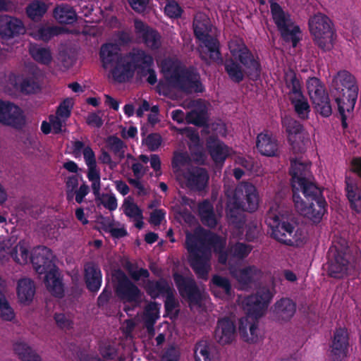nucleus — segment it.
Returning a JSON list of instances; mask_svg holds the SVG:
<instances>
[{
  "label": "nucleus",
  "instance_id": "obj_1",
  "mask_svg": "<svg viewBox=\"0 0 361 361\" xmlns=\"http://www.w3.org/2000/svg\"><path fill=\"white\" fill-rule=\"evenodd\" d=\"M289 173L291 176L292 199L295 208L312 224H319L327 212L328 204L322 189L309 178L310 166L297 160H292Z\"/></svg>",
  "mask_w": 361,
  "mask_h": 361
},
{
  "label": "nucleus",
  "instance_id": "obj_2",
  "mask_svg": "<svg viewBox=\"0 0 361 361\" xmlns=\"http://www.w3.org/2000/svg\"><path fill=\"white\" fill-rule=\"evenodd\" d=\"M226 241L222 236L210 233L207 237L200 233H186L185 248L188 252V262L198 279L207 280L211 269V250L217 255L218 262L227 264Z\"/></svg>",
  "mask_w": 361,
  "mask_h": 361
},
{
  "label": "nucleus",
  "instance_id": "obj_3",
  "mask_svg": "<svg viewBox=\"0 0 361 361\" xmlns=\"http://www.w3.org/2000/svg\"><path fill=\"white\" fill-rule=\"evenodd\" d=\"M231 57L226 58L224 66L229 79L240 84L245 76L257 80L262 73V66L257 54H254L242 39L229 44Z\"/></svg>",
  "mask_w": 361,
  "mask_h": 361
},
{
  "label": "nucleus",
  "instance_id": "obj_4",
  "mask_svg": "<svg viewBox=\"0 0 361 361\" xmlns=\"http://www.w3.org/2000/svg\"><path fill=\"white\" fill-rule=\"evenodd\" d=\"M116 44L105 43L102 45L99 57L104 68L111 67V73L115 82L125 83L130 78L138 62H145V53L141 48H133L121 54Z\"/></svg>",
  "mask_w": 361,
  "mask_h": 361
},
{
  "label": "nucleus",
  "instance_id": "obj_5",
  "mask_svg": "<svg viewBox=\"0 0 361 361\" xmlns=\"http://www.w3.org/2000/svg\"><path fill=\"white\" fill-rule=\"evenodd\" d=\"M265 223L271 228V237L278 242L291 247H300L305 243L298 221L292 213L282 212L279 207L269 209Z\"/></svg>",
  "mask_w": 361,
  "mask_h": 361
},
{
  "label": "nucleus",
  "instance_id": "obj_6",
  "mask_svg": "<svg viewBox=\"0 0 361 361\" xmlns=\"http://www.w3.org/2000/svg\"><path fill=\"white\" fill-rule=\"evenodd\" d=\"M334 94L341 116V126L348 128V122L345 111H353L355 108L357 95L358 86L355 77L347 71L338 72L333 80Z\"/></svg>",
  "mask_w": 361,
  "mask_h": 361
},
{
  "label": "nucleus",
  "instance_id": "obj_7",
  "mask_svg": "<svg viewBox=\"0 0 361 361\" xmlns=\"http://www.w3.org/2000/svg\"><path fill=\"white\" fill-rule=\"evenodd\" d=\"M163 69L168 75V82L179 90L187 94L202 93L205 91L200 75L195 68L169 61L164 63Z\"/></svg>",
  "mask_w": 361,
  "mask_h": 361
},
{
  "label": "nucleus",
  "instance_id": "obj_8",
  "mask_svg": "<svg viewBox=\"0 0 361 361\" xmlns=\"http://www.w3.org/2000/svg\"><path fill=\"white\" fill-rule=\"evenodd\" d=\"M30 262L38 274H46L45 283L51 294L58 298H63V285L56 276L51 250L46 246H38L30 255Z\"/></svg>",
  "mask_w": 361,
  "mask_h": 361
},
{
  "label": "nucleus",
  "instance_id": "obj_9",
  "mask_svg": "<svg viewBox=\"0 0 361 361\" xmlns=\"http://www.w3.org/2000/svg\"><path fill=\"white\" fill-rule=\"evenodd\" d=\"M309 30L314 43L324 51H330L334 47L333 24L325 14L317 13L309 20Z\"/></svg>",
  "mask_w": 361,
  "mask_h": 361
},
{
  "label": "nucleus",
  "instance_id": "obj_10",
  "mask_svg": "<svg viewBox=\"0 0 361 361\" xmlns=\"http://www.w3.org/2000/svg\"><path fill=\"white\" fill-rule=\"evenodd\" d=\"M269 7H271V16L281 38L286 42H291L292 47H295L301 39L300 27L293 25L290 15L278 3L272 2Z\"/></svg>",
  "mask_w": 361,
  "mask_h": 361
},
{
  "label": "nucleus",
  "instance_id": "obj_11",
  "mask_svg": "<svg viewBox=\"0 0 361 361\" xmlns=\"http://www.w3.org/2000/svg\"><path fill=\"white\" fill-rule=\"evenodd\" d=\"M328 274L331 278L341 279L348 273L350 264V252L348 242L341 239L331 246L328 252Z\"/></svg>",
  "mask_w": 361,
  "mask_h": 361
},
{
  "label": "nucleus",
  "instance_id": "obj_12",
  "mask_svg": "<svg viewBox=\"0 0 361 361\" xmlns=\"http://www.w3.org/2000/svg\"><path fill=\"white\" fill-rule=\"evenodd\" d=\"M192 30L195 37L200 41L207 49L209 53V59L213 61L221 60V46L219 40L209 35L211 26L209 18L204 16H196L192 21Z\"/></svg>",
  "mask_w": 361,
  "mask_h": 361
},
{
  "label": "nucleus",
  "instance_id": "obj_13",
  "mask_svg": "<svg viewBox=\"0 0 361 361\" xmlns=\"http://www.w3.org/2000/svg\"><path fill=\"white\" fill-rule=\"evenodd\" d=\"M307 89L314 109L324 117L331 116L332 107L324 83L317 78H310L307 80Z\"/></svg>",
  "mask_w": 361,
  "mask_h": 361
},
{
  "label": "nucleus",
  "instance_id": "obj_14",
  "mask_svg": "<svg viewBox=\"0 0 361 361\" xmlns=\"http://www.w3.org/2000/svg\"><path fill=\"white\" fill-rule=\"evenodd\" d=\"M273 298L274 293L268 287H259L255 294L244 299V309L249 316L257 319L264 314Z\"/></svg>",
  "mask_w": 361,
  "mask_h": 361
},
{
  "label": "nucleus",
  "instance_id": "obj_15",
  "mask_svg": "<svg viewBox=\"0 0 361 361\" xmlns=\"http://www.w3.org/2000/svg\"><path fill=\"white\" fill-rule=\"evenodd\" d=\"M173 279L180 296L189 305H201L203 298L195 280L192 276H185L178 272L173 274Z\"/></svg>",
  "mask_w": 361,
  "mask_h": 361
},
{
  "label": "nucleus",
  "instance_id": "obj_16",
  "mask_svg": "<svg viewBox=\"0 0 361 361\" xmlns=\"http://www.w3.org/2000/svg\"><path fill=\"white\" fill-rule=\"evenodd\" d=\"M111 276L115 283V292L120 298L128 302H137L140 300L142 295L141 290L128 278L123 270L116 269Z\"/></svg>",
  "mask_w": 361,
  "mask_h": 361
},
{
  "label": "nucleus",
  "instance_id": "obj_17",
  "mask_svg": "<svg viewBox=\"0 0 361 361\" xmlns=\"http://www.w3.org/2000/svg\"><path fill=\"white\" fill-rule=\"evenodd\" d=\"M111 276L115 283V292L120 298L128 302H137L140 300L142 295L141 290L128 278L123 270L116 269Z\"/></svg>",
  "mask_w": 361,
  "mask_h": 361
},
{
  "label": "nucleus",
  "instance_id": "obj_18",
  "mask_svg": "<svg viewBox=\"0 0 361 361\" xmlns=\"http://www.w3.org/2000/svg\"><path fill=\"white\" fill-rule=\"evenodd\" d=\"M0 123L16 130L23 129L26 124L24 111L12 102L0 99Z\"/></svg>",
  "mask_w": 361,
  "mask_h": 361
},
{
  "label": "nucleus",
  "instance_id": "obj_19",
  "mask_svg": "<svg viewBox=\"0 0 361 361\" xmlns=\"http://www.w3.org/2000/svg\"><path fill=\"white\" fill-rule=\"evenodd\" d=\"M350 346V333L348 329L336 328L329 344V357L331 361H342L348 357Z\"/></svg>",
  "mask_w": 361,
  "mask_h": 361
},
{
  "label": "nucleus",
  "instance_id": "obj_20",
  "mask_svg": "<svg viewBox=\"0 0 361 361\" xmlns=\"http://www.w3.org/2000/svg\"><path fill=\"white\" fill-rule=\"evenodd\" d=\"M231 199L240 204L245 205L249 212H254L259 206V197L257 189L250 182L238 183Z\"/></svg>",
  "mask_w": 361,
  "mask_h": 361
},
{
  "label": "nucleus",
  "instance_id": "obj_21",
  "mask_svg": "<svg viewBox=\"0 0 361 361\" xmlns=\"http://www.w3.org/2000/svg\"><path fill=\"white\" fill-rule=\"evenodd\" d=\"M136 36L145 47L152 51L158 50L161 45V36L159 32L140 19L134 20Z\"/></svg>",
  "mask_w": 361,
  "mask_h": 361
},
{
  "label": "nucleus",
  "instance_id": "obj_22",
  "mask_svg": "<svg viewBox=\"0 0 361 361\" xmlns=\"http://www.w3.org/2000/svg\"><path fill=\"white\" fill-rule=\"evenodd\" d=\"M256 147L258 152L266 157H276L279 154V142L275 135L267 130L257 134Z\"/></svg>",
  "mask_w": 361,
  "mask_h": 361
},
{
  "label": "nucleus",
  "instance_id": "obj_23",
  "mask_svg": "<svg viewBox=\"0 0 361 361\" xmlns=\"http://www.w3.org/2000/svg\"><path fill=\"white\" fill-rule=\"evenodd\" d=\"M25 32L23 21L7 14L0 16V38L8 39L23 35Z\"/></svg>",
  "mask_w": 361,
  "mask_h": 361
},
{
  "label": "nucleus",
  "instance_id": "obj_24",
  "mask_svg": "<svg viewBox=\"0 0 361 361\" xmlns=\"http://www.w3.org/2000/svg\"><path fill=\"white\" fill-rule=\"evenodd\" d=\"M236 326L235 322L227 317L217 320L214 331L215 341L220 345L230 344L235 339Z\"/></svg>",
  "mask_w": 361,
  "mask_h": 361
},
{
  "label": "nucleus",
  "instance_id": "obj_25",
  "mask_svg": "<svg viewBox=\"0 0 361 361\" xmlns=\"http://www.w3.org/2000/svg\"><path fill=\"white\" fill-rule=\"evenodd\" d=\"M206 148L211 159L216 164H223L229 155L227 145L214 135H209L207 138Z\"/></svg>",
  "mask_w": 361,
  "mask_h": 361
},
{
  "label": "nucleus",
  "instance_id": "obj_26",
  "mask_svg": "<svg viewBox=\"0 0 361 361\" xmlns=\"http://www.w3.org/2000/svg\"><path fill=\"white\" fill-rule=\"evenodd\" d=\"M184 178L188 188L195 191L204 190L209 181L207 171L202 167H195L188 169L185 173Z\"/></svg>",
  "mask_w": 361,
  "mask_h": 361
},
{
  "label": "nucleus",
  "instance_id": "obj_27",
  "mask_svg": "<svg viewBox=\"0 0 361 361\" xmlns=\"http://www.w3.org/2000/svg\"><path fill=\"white\" fill-rule=\"evenodd\" d=\"M244 212H247L245 205L230 199L227 202L226 209V217L229 224L237 229L243 228L246 223V216Z\"/></svg>",
  "mask_w": 361,
  "mask_h": 361
},
{
  "label": "nucleus",
  "instance_id": "obj_28",
  "mask_svg": "<svg viewBox=\"0 0 361 361\" xmlns=\"http://www.w3.org/2000/svg\"><path fill=\"white\" fill-rule=\"evenodd\" d=\"M84 281L87 290L97 293L102 283V274L99 266L92 262H87L84 266Z\"/></svg>",
  "mask_w": 361,
  "mask_h": 361
},
{
  "label": "nucleus",
  "instance_id": "obj_29",
  "mask_svg": "<svg viewBox=\"0 0 361 361\" xmlns=\"http://www.w3.org/2000/svg\"><path fill=\"white\" fill-rule=\"evenodd\" d=\"M144 56H145V61H140L136 66L135 68L133 71V74L127 80L126 82L130 81L137 71V74L141 77H145L148 75L147 82L150 85H154L157 82V73L154 69L152 68L154 66V58L148 53L146 50L142 49Z\"/></svg>",
  "mask_w": 361,
  "mask_h": 361
},
{
  "label": "nucleus",
  "instance_id": "obj_30",
  "mask_svg": "<svg viewBox=\"0 0 361 361\" xmlns=\"http://www.w3.org/2000/svg\"><path fill=\"white\" fill-rule=\"evenodd\" d=\"M345 192L350 207L357 213L361 212V187L355 179L350 176L345 177Z\"/></svg>",
  "mask_w": 361,
  "mask_h": 361
},
{
  "label": "nucleus",
  "instance_id": "obj_31",
  "mask_svg": "<svg viewBox=\"0 0 361 361\" xmlns=\"http://www.w3.org/2000/svg\"><path fill=\"white\" fill-rule=\"evenodd\" d=\"M147 293L152 299H157L160 296H166L174 290V288L165 279L161 278L159 280H148L144 286Z\"/></svg>",
  "mask_w": 361,
  "mask_h": 361
},
{
  "label": "nucleus",
  "instance_id": "obj_32",
  "mask_svg": "<svg viewBox=\"0 0 361 361\" xmlns=\"http://www.w3.org/2000/svg\"><path fill=\"white\" fill-rule=\"evenodd\" d=\"M297 305L289 298H282L274 305V313L279 320L289 321L295 312Z\"/></svg>",
  "mask_w": 361,
  "mask_h": 361
},
{
  "label": "nucleus",
  "instance_id": "obj_33",
  "mask_svg": "<svg viewBox=\"0 0 361 361\" xmlns=\"http://www.w3.org/2000/svg\"><path fill=\"white\" fill-rule=\"evenodd\" d=\"M54 17L60 24L71 25L77 20L74 8L67 4H61L54 9Z\"/></svg>",
  "mask_w": 361,
  "mask_h": 361
},
{
  "label": "nucleus",
  "instance_id": "obj_34",
  "mask_svg": "<svg viewBox=\"0 0 361 361\" xmlns=\"http://www.w3.org/2000/svg\"><path fill=\"white\" fill-rule=\"evenodd\" d=\"M199 216L202 223L210 228H214L217 225V220L214 214V207L210 202L205 200L198 205Z\"/></svg>",
  "mask_w": 361,
  "mask_h": 361
},
{
  "label": "nucleus",
  "instance_id": "obj_35",
  "mask_svg": "<svg viewBox=\"0 0 361 361\" xmlns=\"http://www.w3.org/2000/svg\"><path fill=\"white\" fill-rule=\"evenodd\" d=\"M35 293L34 282L29 279H23L17 283V296L21 303H30Z\"/></svg>",
  "mask_w": 361,
  "mask_h": 361
},
{
  "label": "nucleus",
  "instance_id": "obj_36",
  "mask_svg": "<svg viewBox=\"0 0 361 361\" xmlns=\"http://www.w3.org/2000/svg\"><path fill=\"white\" fill-rule=\"evenodd\" d=\"M261 275V271L254 265H250L238 270L234 273L237 281L243 285H250L257 280Z\"/></svg>",
  "mask_w": 361,
  "mask_h": 361
},
{
  "label": "nucleus",
  "instance_id": "obj_37",
  "mask_svg": "<svg viewBox=\"0 0 361 361\" xmlns=\"http://www.w3.org/2000/svg\"><path fill=\"white\" fill-rule=\"evenodd\" d=\"M29 54L33 60L41 64L49 65L53 60L50 48L36 43L30 44Z\"/></svg>",
  "mask_w": 361,
  "mask_h": 361
},
{
  "label": "nucleus",
  "instance_id": "obj_38",
  "mask_svg": "<svg viewBox=\"0 0 361 361\" xmlns=\"http://www.w3.org/2000/svg\"><path fill=\"white\" fill-rule=\"evenodd\" d=\"M159 305L152 302L144 309V326L149 334L154 333V324L159 317Z\"/></svg>",
  "mask_w": 361,
  "mask_h": 361
},
{
  "label": "nucleus",
  "instance_id": "obj_39",
  "mask_svg": "<svg viewBox=\"0 0 361 361\" xmlns=\"http://www.w3.org/2000/svg\"><path fill=\"white\" fill-rule=\"evenodd\" d=\"M288 99L298 116L302 120L307 119L310 112V106L305 96L302 94L298 96H290Z\"/></svg>",
  "mask_w": 361,
  "mask_h": 361
},
{
  "label": "nucleus",
  "instance_id": "obj_40",
  "mask_svg": "<svg viewBox=\"0 0 361 361\" xmlns=\"http://www.w3.org/2000/svg\"><path fill=\"white\" fill-rule=\"evenodd\" d=\"M13 350L22 361H42V357L24 341L16 342Z\"/></svg>",
  "mask_w": 361,
  "mask_h": 361
},
{
  "label": "nucleus",
  "instance_id": "obj_41",
  "mask_svg": "<svg viewBox=\"0 0 361 361\" xmlns=\"http://www.w3.org/2000/svg\"><path fill=\"white\" fill-rule=\"evenodd\" d=\"M195 360L217 361L215 350L205 341H201L195 345Z\"/></svg>",
  "mask_w": 361,
  "mask_h": 361
},
{
  "label": "nucleus",
  "instance_id": "obj_42",
  "mask_svg": "<svg viewBox=\"0 0 361 361\" xmlns=\"http://www.w3.org/2000/svg\"><path fill=\"white\" fill-rule=\"evenodd\" d=\"M252 252V247L246 243L237 242L229 244L227 247V261L228 259H245Z\"/></svg>",
  "mask_w": 361,
  "mask_h": 361
},
{
  "label": "nucleus",
  "instance_id": "obj_43",
  "mask_svg": "<svg viewBox=\"0 0 361 361\" xmlns=\"http://www.w3.org/2000/svg\"><path fill=\"white\" fill-rule=\"evenodd\" d=\"M284 80L286 86L289 90L288 97L303 94L300 80L295 72L290 70L286 73Z\"/></svg>",
  "mask_w": 361,
  "mask_h": 361
},
{
  "label": "nucleus",
  "instance_id": "obj_44",
  "mask_svg": "<svg viewBox=\"0 0 361 361\" xmlns=\"http://www.w3.org/2000/svg\"><path fill=\"white\" fill-rule=\"evenodd\" d=\"M47 11V4L39 0L32 1L26 8V14L31 20L38 21Z\"/></svg>",
  "mask_w": 361,
  "mask_h": 361
},
{
  "label": "nucleus",
  "instance_id": "obj_45",
  "mask_svg": "<svg viewBox=\"0 0 361 361\" xmlns=\"http://www.w3.org/2000/svg\"><path fill=\"white\" fill-rule=\"evenodd\" d=\"M216 288L222 289L226 295H230L231 294L230 281L226 277L215 274L211 279L210 289L215 296L219 297L216 293Z\"/></svg>",
  "mask_w": 361,
  "mask_h": 361
},
{
  "label": "nucleus",
  "instance_id": "obj_46",
  "mask_svg": "<svg viewBox=\"0 0 361 361\" xmlns=\"http://www.w3.org/2000/svg\"><path fill=\"white\" fill-rule=\"evenodd\" d=\"M106 145L116 157H118L120 160L125 157V148L126 147L124 142L118 136L109 135L106 138Z\"/></svg>",
  "mask_w": 361,
  "mask_h": 361
},
{
  "label": "nucleus",
  "instance_id": "obj_47",
  "mask_svg": "<svg viewBox=\"0 0 361 361\" xmlns=\"http://www.w3.org/2000/svg\"><path fill=\"white\" fill-rule=\"evenodd\" d=\"M124 267L134 281H138L141 278L148 279L150 276L147 269L140 268L137 269V264L129 260L126 262Z\"/></svg>",
  "mask_w": 361,
  "mask_h": 361
},
{
  "label": "nucleus",
  "instance_id": "obj_48",
  "mask_svg": "<svg viewBox=\"0 0 361 361\" xmlns=\"http://www.w3.org/2000/svg\"><path fill=\"white\" fill-rule=\"evenodd\" d=\"M14 86L23 94H34L39 89L38 83L32 77L25 78L19 83H16Z\"/></svg>",
  "mask_w": 361,
  "mask_h": 361
},
{
  "label": "nucleus",
  "instance_id": "obj_49",
  "mask_svg": "<svg viewBox=\"0 0 361 361\" xmlns=\"http://www.w3.org/2000/svg\"><path fill=\"white\" fill-rule=\"evenodd\" d=\"M185 119L188 123L193 124L197 127H206L207 126L206 112L203 110H193L188 112Z\"/></svg>",
  "mask_w": 361,
  "mask_h": 361
},
{
  "label": "nucleus",
  "instance_id": "obj_50",
  "mask_svg": "<svg viewBox=\"0 0 361 361\" xmlns=\"http://www.w3.org/2000/svg\"><path fill=\"white\" fill-rule=\"evenodd\" d=\"M0 317L6 322H11L15 318L13 309L9 305L3 292H0Z\"/></svg>",
  "mask_w": 361,
  "mask_h": 361
},
{
  "label": "nucleus",
  "instance_id": "obj_51",
  "mask_svg": "<svg viewBox=\"0 0 361 361\" xmlns=\"http://www.w3.org/2000/svg\"><path fill=\"white\" fill-rule=\"evenodd\" d=\"M11 257L20 264H27L30 260V255L28 250L23 245L16 246L10 253Z\"/></svg>",
  "mask_w": 361,
  "mask_h": 361
},
{
  "label": "nucleus",
  "instance_id": "obj_52",
  "mask_svg": "<svg viewBox=\"0 0 361 361\" xmlns=\"http://www.w3.org/2000/svg\"><path fill=\"white\" fill-rule=\"evenodd\" d=\"M60 30L57 27H39L35 33V38L44 42H49L53 37L58 36Z\"/></svg>",
  "mask_w": 361,
  "mask_h": 361
},
{
  "label": "nucleus",
  "instance_id": "obj_53",
  "mask_svg": "<svg viewBox=\"0 0 361 361\" xmlns=\"http://www.w3.org/2000/svg\"><path fill=\"white\" fill-rule=\"evenodd\" d=\"M240 333L241 337L245 341H247L248 343H257L259 341V329H258V322L257 321L256 322H253L252 324H251L250 325V335H249L247 331H243V330H242L240 328Z\"/></svg>",
  "mask_w": 361,
  "mask_h": 361
},
{
  "label": "nucleus",
  "instance_id": "obj_54",
  "mask_svg": "<svg viewBox=\"0 0 361 361\" xmlns=\"http://www.w3.org/2000/svg\"><path fill=\"white\" fill-rule=\"evenodd\" d=\"M286 130L289 135H299L303 130V126L297 120L286 118L283 121Z\"/></svg>",
  "mask_w": 361,
  "mask_h": 361
},
{
  "label": "nucleus",
  "instance_id": "obj_55",
  "mask_svg": "<svg viewBox=\"0 0 361 361\" xmlns=\"http://www.w3.org/2000/svg\"><path fill=\"white\" fill-rule=\"evenodd\" d=\"M124 214L130 218H143V211L133 202L125 200Z\"/></svg>",
  "mask_w": 361,
  "mask_h": 361
},
{
  "label": "nucleus",
  "instance_id": "obj_56",
  "mask_svg": "<svg viewBox=\"0 0 361 361\" xmlns=\"http://www.w3.org/2000/svg\"><path fill=\"white\" fill-rule=\"evenodd\" d=\"M190 162V158L186 152H175L172 159V167L174 170L178 171Z\"/></svg>",
  "mask_w": 361,
  "mask_h": 361
},
{
  "label": "nucleus",
  "instance_id": "obj_57",
  "mask_svg": "<svg viewBox=\"0 0 361 361\" xmlns=\"http://www.w3.org/2000/svg\"><path fill=\"white\" fill-rule=\"evenodd\" d=\"M164 12L166 16L171 18H178L180 17L183 10L175 0H167L164 7Z\"/></svg>",
  "mask_w": 361,
  "mask_h": 361
},
{
  "label": "nucleus",
  "instance_id": "obj_58",
  "mask_svg": "<svg viewBox=\"0 0 361 361\" xmlns=\"http://www.w3.org/2000/svg\"><path fill=\"white\" fill-rule=\"evenodd\" d=\"M72 108L71 100L69 99H64L57 107L56 116L63 118H68L71 116Z\"/></svg>",
  "mask_w": 361,
  "mask_h": 361
},
{
  "label": "nucleus",
  "instance_id": "obj_59",
  "mask_svg": "<svg viewBox=\"0 0 361 361\" xmlns=\"http://www.w3.org/2000/svg\"><path fill=\"white\" fill-rule=\"evenodd\" d=\"M97 202H99L104 208L110 211L116 210L118 208V200L113 194L103 193L101 195V200H99Z\"/></svg>",
  "mask_w": 361,
  "mask_h": 361
},
{
  "label": "nucleus",
  "instance_id": "obj_60",
  "mask_svg": "<svg viewBox=\"0 0 361 361\" xmlns=\"http://www.w3.org/2000/svg\"><path fill=\"white\" fill-rule=\"evenodd\" d=\"M78 178L77 175H72L65 181L66 185V199L71 200L73 197V192L78 187Z\"/></svg>",
  "mask_w": 361,
  "mask_h": 361
},
{
  "label": "nucleus",
  "instance_id": "obj_61",
  "mask_svg": "<svg viewBox=\"0 0 361 361\" xmlns=\"http://www.w3.org/2000/svg\"><path fill=\"white\" fill-rule=\"evenodd\" d=\"M54 319L57 326L61 329L69 330L73 328V322L63 313H55Z\"/></svg>",
  "mask_w": 361,
  "mask_h": 361
},
{
  "label": "nucleus",
  "instance_id": "obj_62",
  "mask_svg": "<svg viewBox=\"0 0 361 361\" xmlns=\"http://www.w3.org/2000/svg\"><path fill=\"white\" fill-rule=\"evenodd\" d=\"M161 143V137L157 133L149 134L146 138V145L150 151H156Z\"/></svg>",
  "mask_w": 361,
  "mask_h": 361
},
{
  "label": "nucleus",
  "instance_id": "obj_63",
  "mask_svg": "<svg viewBox=\"0 0 361 361\" xmlns=\"http://www.w3.org/2000/svg\"><path fill=\"white\" fill-rule=\"evenodd\" d=\"M180 356L179 350L174 345H171L164 351L161 361H179Z\"/></svg>",
  "mask_w": 361,
  "mask_h": 361
},
{
  "label": "nucleus",
  "instance_id": "obj_64",
  "mask_svg": "<svg viewBox=\"0 0 361 361\" xmlns=\"http://www.w3.org/2000/svg\"><path fill=\"white\" fill-rule=\"evenodd\" d=\"M175 290L171 293H169L165 297L164 301V309L165 312L167 314L172 312L174 309L178 305V302H177L175 297Z\"/></svg>",
  "mask_w": 361,
  "mask_h": 361
}]
</instances>
